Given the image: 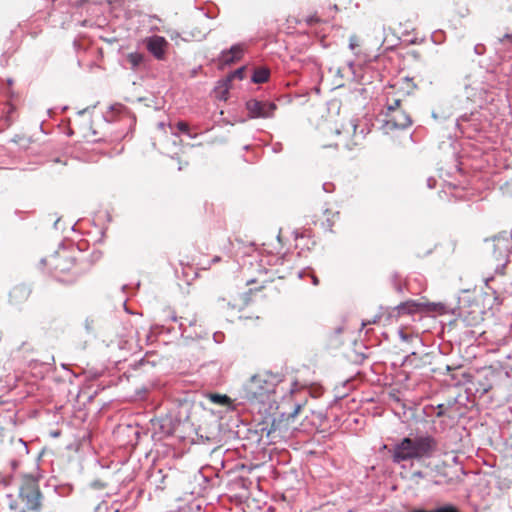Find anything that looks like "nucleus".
<instances>
[{"label": "nucleus", "mask_w": 512, "mask_h": 512, "mask_svg": "<svg viewBox=\"0 0 512 512\" xmlns=\"http://www.w3.org/2000/svg\"><path fill=\"white\" fill-rule=\"evenodd\" d=\"M437 449V441L432 436L405 437L397 444L392 453L395 463L429 458Z\"/></svg>", "instance_id": "f257e3e1"}, {"label": "nucleus", "mask_w": 512, "mask_h": 512, "mask_svg": "<svg viewBox=\"0 0 512 512\" xmlns=\"http://www.w3.org/2000/svg\"><path fill=\"white\" fill-rule=\"evenodd\" d=\"M276 374L264 371L253 375L243 386L242 398L249 402L264 403L275 393L280 383Z\"/></svg>", "instance_id": "f03ea898"}, {"label": "nucleus", "mask_w": 512, "mask_h": 512, "mask_svg": "<svg viewBox=\"0 0 512 512\" xmlns=\"http://www.w3.org/2000/svg\"><path fill=\"white\" fill-rule=\"evenodd\" d=\"M76 266V258L70 251L65 249L57 251L48 259V267L52 277L64 284L75 282L77 278Z\"/></svg>", "instance_id": "7ed1b4c3"}, {"label": "nucleus", "mask_w": 512, "mask_h": 512, "mask_svg": "<svg viewBox=\"0 0 512 512\" xmlns=\"http://www.w3.org/2000/svg\"><path fill=\"white\" fill-rule=\"evenodd\" d=\"M19 497L29 511L41 512L42 494L40 491L38 478L32 475L23 476L21 485L19 487ZM47 512L54 511L49 510Z\"/></svg>", "instance_id": "20e7f679"}, {"label": "nucleus", "mask_w": 512, "mask_h": 512, "mask_svg": "<svg viewBox=\"0 0 512 512\" xmlns=\"http://www.w3.org/2000/svg\"><path fill=\"white\" fill-rule=\"evenodd\" d=\"M485 309L478 297L464 298L458 307V317L466 326H477L484 320Z\"/></svg>", "instance_id": "39448f33"}, {"label": "nucleus", "mask_w": 512, "mask_h": 512, "mask_svg": "<svg viewBox=\"0 0 512 512\" xmlns=\"http://www.w3.org/2000/svg\"><path fill=\"white\" fill-rule=\"evenodd\" d=\"M249 118H270L274 115L277 106L273 102L250 99L246 102Z\"/></svg>", "instance_id": "423d86ee"}, {"label": "nucleus", "mask_w": 512, "mask_h": 512, "mask_svg": "<svg viewBox=\"0 0 512 512\" xmlns=\"http://www.w3.org/2000/svg\"><path fill=\"white\" fill-rule=\"evenodd\" d=\"M412 124L410 115L402 109L392 110L387 112L385 120V129H406Z\"/></svg>", "instance_id": "0eeeda50"}, {"label": "nucleus", "mask_w": 512, "mask_h": 512, "mask_svg": "<svg viewBox=\"0 0 512 512\" xmlns=\"http://www.w3.org/2000/svg\"><path fill=\"white\" fill-rule=\"evenodd\" d=\"M147 50L157 59L164 60L166 58L167 49L169 47L168 41L158 35L147 37L144 40Z\"/></svg>", "instance_id": "6e6552de"}, {"label": "nucleus", "mask_w": 512, "mask_h": 512, "mask_svg": "<svg viewBox=\"0 0 512 512\" xmlns=\"http://www.w3.org/2000/svg\"><path fill=\"white\" fill-rule=\"evenodd\" d=\"M205 37V32L195 24L186 25L181 33L175 32L171 34V39L180 38L183 41H201Z\"/></svg>", "instance_id": "1a4fd4ad"}, {"label": "nucleus", "mask_w": 512, "mask_h": 512, "mask_svg": "<svg viewBox=\"0 0 512 512\" xmlns=\"http://www.w3.org/2000/svg\"><path fill=\"white\" fill-rule=\"evenodd\" d=\"M245 47L242 44L233 45L229 50L223 51L219 57L222 65H231L241 60Z\"/></svg>", "instance_id": "9d476101"}, {"label": "nucleus", "mask_w": 512, "mask_h": 512, "mask_svg": "<svg viewBox=\"0 0 512 512\" xmlns=\"http://www.w3.org/2000/svg\"><path fill=\"white\" fill-rule=\"evenodd\" d=\"M357 127L358 125L354 121H350L349 129L346 130L345 135L335 145L347 149H352L354 146L358 145Z\"/></svg>", "instance_id": "9b49d317"}, {"label": "nucleus", "mask_w": 512, "mask_h": 512, "mask_svg": "<svg viewBox=\"0 0 512 512\" xmlns=\"http://www.w3.org/2000/svg\"><path fill=\"white\" fill-rule=\"evenodd\" d=\"M398 315L401 314H415L422 312L421 301L408 300L399 304L396 308Z\"/></svg>", "instance_id": "f8f14e48"}, {"label": "nucleus", "mask_w": 512, "mask_h": 512, "mask_svg": "<svg viewBox=\"0 0 512 512\" xmlns=\"http://www.w3.org/2000/svg\"><path fill=\"white\" fill-rule=\"evenodd\" d=\"M281 423L273 421L271 427L269 429L263 428L261 430L262 436L266 432V437L269 440V443H276L278 438H282L283 435L281 433Z\"/></svg>", "instance_id": "ddd939ff"}, {"label": "nucleus", "mask_w": 512, "mask_h": 512, "mask_svg": "<svg viewBox=\"0 0 512 512\" xmlns=\"http://www.w3.org/2000/svg\"><path fill=\"white\" fill-rule=\"evenodd\" d=\"M243 77H244V68L243 67L237 69L232 74H230L221 84L224 87V90H223L222 94L219 96V99L226 100L227 99L228 90H229V87H230V82L234 78L243 79Z\"/></svg>", "instance_id": "4468645a"}, {"label": "nucleus", "mask_w": 512, "mask_h": 512, "mask_svg": "<svg viewBox=\"0 0 512 512\" xmlns=\"http://www.w3.org/2000/svg\"><path fill=\"white\" fill-rule=\"evenodd\" d=\"M144 60V55L139 52H131L126 56V61L132 70L138 69L144 63Z\"/></svg>", "instance_id": "2eb2a0df"}, {"label": "nucleus", "mask_w": 512, "mask_h": 512, "mask_svg": "<svg viewBox=\"0 0 512 512\" xmlns=\"http://www.w3.org/2000/svg\"><path fill=\"white\" fill-rule=\"evenodd\" d=\"M270 71L267 68L259 67L254 70L252 81L257 84L265 83L268 81Z\"/></svg>", "instance_id": "dca6fc26"}, {"label": "nucleus", "mask_w": 512, "mask_h": 512, "mask_svg": "<svg viewBox=\"0 0 512 512\" xmlns=\"http://www.w3.org/2000/svg\"><path fill=\"white\" fill-rule=\"evenodd\" d=\"M422 312H439L443 313L444 306L441 303H430L421 301Z\"/></svg>", "instance_id": "f3484780"}, {"label": "nucleus", "mask_w": 512, "mask_h": 512, "mask_svg": "<svg viewBox=\"0 0 512 512\" xmlns=\"http://www.w3.org/2000/svg\"><path fill=\"white\" fill-rule=\"evenodd\" d=\"M209 399L218 405H229L231 403L230 398L227 395H220V394H210Z\"/></svg>", "instance_id": "a211bd4d"}, {"label": "nucleus", "mask_w": 512, "mask_h": 512, "mask_svg": "<svg viewBox=\"0 0 512 512\" xmlns=\"http://www.w3.org/2000/svg\"><path fill=\"white\" fill-rule=\"evenodd\" d=\"M401 109V100L400 99H388L387 101V112H391L392 110Z\"/></svg>", "instance_id": "6ab92c4d"}, {"label": "nucleus", "mask_w": 512, "mask_h": 512, "mask_svg": "<svg viewBox=\"0 0 512 512\" xmlns=\"http://www.w3.org/2000/svg\"><path fill=\"white\" fill-rule=\"evenodd\" d=\"M412 512H458V511L453 506H444V507H441V508H438V509H435V510H432V511L416 509V510H413Z\"/></svg>", "instance_id": "aec40b11"}, {"label": "nucleus", "mask_w": 512, "mask_h": 512, "mask_svg": "<svg viewBox=\"0 0 512 512\" xmlns=\"http://www.w3.org/2000/svg\"><path fill=\"white\" fill-rule=\"evenodd\" d=\"M360 38L357 36V35H352L350 38H349V48L352 50V51H355L357 48L360 47Z\"/></svg>", "instance_id": "412c9836"}, {"label": "nucleus", "mask_w": 512, "mask_h": 512, "mask_svg": "<svg viewBox=\"0 0 512 512\" xmlns=\"http://www.w3.org/2000/svg\"><path fill=\"white\" fill-rule=\"evenodd\" d=\"M176 127L177 129L182 132V133H186V134H189V125L187 122H184V121H179L177 124H176Z\"/></svg>", "instance_id": "4be33fe9"}, {"label": "nucleus", "mask_w": 512, "mask_h": 512, "mask_svg": "<svg viewBox=\"0 0 512 512\" xmlns=\"http://www.w3.org/2000/svg\"><path fill=\"white\" fill-rule=\"evenodd\" d=\"M444 415V405L443 404H440L438 405L437 407V413H436V416L437 417H442Z\"/></svg>", "instance_id": "5701e85b"}, {"label": "nucleus", "mask_w": 512, "mask_h": 512, "mask_svg": "<svg viewBox=\"0 0 512 512\" xmlns=\"http://www.w3.org/2000/svg\"><path fill=\"white\" fill-rule=\"evenodd\" d=\"M505 40H508V41L512 42V35H510V34H505V35L503 36V38H500V39H499V41H500V42H504Z\"/></svg>", "instance_id": "b1692460"}, {"label": "nucleus", "mask_w": 512, "mask_h": 512, "mask_svg": "<svg viewBox=\"0 0 512 512\" xmlns=\"http://www.w3.org/2000/svg\"><path fill=\"white\" fill-rule=\"evenodd\" d=\"M300 410H301V405H300V404H298V405L296 406V408H295L294 412L292 413V416H293V417H294V416H296V415L300 412Z\"/></svg>", "instance_id": "393cba45"}, {"label": "nucleus", "mask_w": 512, "mask_h": 512, "mask_svg": "<svg viewBox=\"0 0 512 512\" xmlns=\"http://www.w3.org/2000/svg\"><path fill=\"white\" fill-rule=\"evenodd\" d=\"M400 336L403 340L407 341L408 340V335H406L403 331H400Z\"/></svg>", "instance_id": "a878e982"}, {"label": "nucleus", "mask_w": 512, "mask_h": 512, "mask_svg": "<svg viewBox=\"0 0 512 512\" xmlns=\"http://www.w3.org/2000/svg\"><path fill=\"white\" fill-rule=\"evenodd\" d=\"M307 22H308L309 24H312L313 22H318V19H317V18H314V17H311V18L307 19Z\"/></svg>", "instance_id": "bb28decb"}, {"label": "nucleus", "mask_w": 512, "mask_h": 512, "mask_svg": "<svg viewBox=\"0 0 512 512\" xmlns=\"http://www.w3.org/2000/svg\"><path fill=\"white\" fill-rule=\"evenodd\" d=\"M312 279H313V284L317 285L319 282L318 278L316 276H312Z\"/></svg>", "instance_id": "cd10ccee"}, {"label": "nucleus", "mask_w": 512, "mask_h": 512, "mask_svg": "<svg viewBox=\"0 0 512 512\" xmlns=\"http://www.w3.org/2000/svg\"><path fill=\"white\" fill-rule=\"evenodd\" d=\"M375 322H376V320H373V321H372V323H375ZM367 324H371V321L363 322V323H362V326L364 327V326H366Z\"/></svg>", "instance_id": "c85d7f7f"}, {"label": "nucleus", "mask_w": 512, "mask_h": 512, "mask_svg": "<svg viewBox=\"0 0 512 512\" xmlns=\"http://www.w3.org/2000/svg\"><path fill=\"white\" fill-rule=\"evenodd\" d=\"M220 261V257L216 256L213 258V262H219Z\"/></svg>", "instance_id": "c756f323"}]
</instances>
